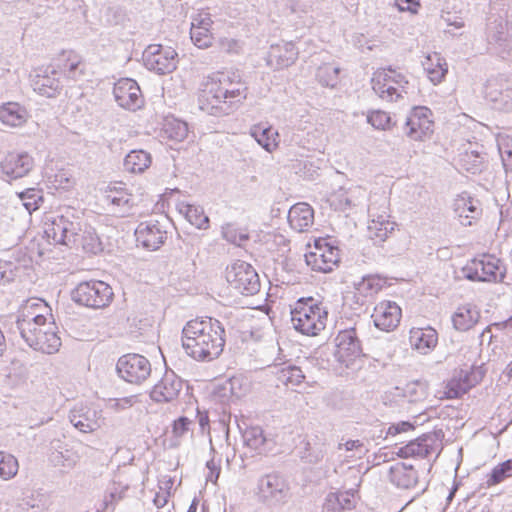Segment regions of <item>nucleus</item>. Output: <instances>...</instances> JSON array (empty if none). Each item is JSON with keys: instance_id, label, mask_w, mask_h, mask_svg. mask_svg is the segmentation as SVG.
Returning a JSON list of instances; mask_svg holds the SVG:
<instances>
[{"instance_id": "5", "label": "nucleus", "mask_w": 512, "mask_h": 512, "mask_svg": "<svg viewBox=\"0 0 512 512\" xmlns=\"http://www.w3.org/2000/svg\"><path fill=\"white\" fill-rule=\"evenodd\" d=\"M256 496L259 503L269 508H279L291 500L292 491L285 476L271 472L257 480Z\"/></svg>"}, {"instance_id": "57", "label": "nucleus", "mask_w": 512, "mask_h": 512, "mask_svg": "<svg viewBox=\"0 0 512 512\" xmlns=\"http://www.w3.org/2000/svg\"><path fill=\"white\" fill-rule=\"evenodd\" d=\"M414 430V425L408 421H401L391 424L386 431V438L397 436L401 433Z\"/></svg>"}, {"instance_id": "34", "label": "nucleus", "mask_w": 512, "mask_h": 512, "mask_svg": "<svg viewBox=\"0 0 512 512\" xmlns=\"http://www.w3.org/2000/svg\"><path fill=\"white\" fill-rule=\"evenodd\" d=\"M244 443L257 453L262 454L271 450L272 440L268 439L260 426H250L242 434Z\"/></svg>"}, {"instance_id": "37", "label": "nucleus", "mask_w": 512, "mask_h": 512, "mask_svg": "<svg viewBox=\"0 0 512 512\" xmlns=\"http://www.w3.org/2000/svg\"><path fill=\"white\" fill-rule=\"evenodd\" d=\"M394 225L386 216L379 215L369 222L367 228L368 237L373 240L374 244H380L394 231Z\"/></svg>"}, {"instance_id": "1", "label": "nucleus", "mask_w": 512, "mask_h": 512, "mask_svg": "<svg viewBox=\"0 0 512 512\" xmlns=\"http://www.w3.org/2000/svg\"><path fill=\"white\" fill-rule=\"evenodd\" d=\"M181 340L188 356L196 361L210 362L223 352L225 328L212 317L192 319L183 327Z\"/></svg>"}, {"instance_id": "35", "label": "nucleus", "mask_w": 512, "mask_h": 512, "mask_svg": "<svg viewBox=\"0 0 512 512\" xmlns=\"http://www.w3.org/2000/svg\"><path fill=\"white\" fill-rule=\"evenodd\" d=\"M0 120L10 127H18L27 120V111L20 104L8 102L0 106Z\"/></svg>"}, {"instance_id": "54", "label": "nucleus", "mask_w": 512, "mask_h": 512, "mask_svg": "<svg viewBox=\"0 0 512 512\" xmlns=\"http://www.w3.org/2000/svg\"><path fill=\"white\" fill-rule=\"evenodd\" d=\"M221 395L227 398L239 399L242 395L241 383L238 378H231L226 381L220 388Z\"/></svg>"}, {"instance_id": "15", "label": "nucleus", "mask_w": 512, "mask_h": 512, "mask_svg": "<svg viewBox=\"0 0 512 512\" xmlns=\"http://www.w3.org/2000/svg\"><path fill=\"white\" fill-rule=\"evenodd\" d=\"M404 84L408 81L404 79L401 74L391 76L385 71H378L374 73L371 84L373 91L383 100L388 102L397 101L402 97Z\"/></svg>"}, {"instance_id": "40", "label": "nucleus", "mask_w": 512, "mask_h": 512, "mask_svg": "<svg viewBox=\"0 0 512 512\" xmlns=\"http://www.w3.org/2000/svg\"><path fill=\"white\" fill-rule=\"evenodd\" d=\"M277 381L285 386H298L304 379L305 375L300 367L295 365H286L277 368L275 372Z\"/></svg>"}, {"instance_id": "48", "label": "nucleus", "mask_w": 512, "mask_h": 512, "mask_svg": "<svg viewBox=\"0 0 512 512\" xmlns=\"http://www.w3.org/2000/svg\"><path fill=\"white\" fill-rule=\"evenodd\" d=\"M18 468V461L13 455L0 451V478L3 480L13 478Z\"/></svg>"}, {"instance_id": "2", "label": "nucleus", "mask_w": 512, "mask_h": 512, "mask_svg": "<svg viewBox=\"0 0 512 512\" xmlns=\"http://www.w3.org/2000/svg\"><path fill=\"white\" fill-rule=\"evenodd\" d=\"M247 97V87L239 75L221 73L207 81L198 97L199 108L209 115L223 116L235 111Z\"/></svg>"}, {"instance_id": "41", "label": "nucleus", "mask_w": 512, "mask_h": 512, "mask_svg": "<svg viewBox=\"0 0 512 512\" xmlns=\"http://www.w3.org/2000/svg\"><path fill=\"white\" fill-rule=\"evenodd\" d=\"M339 73V66L325 63L318 67L316 79L322 86L334 88L339 81Z\"/></svg>"}, {"instance_id": "12", "label": "nucleus", "mask_w": 512, "mask_h": 512, "mask_svg": "<svg viewBox=\"0 0 512 512\" xmlns=\"http://www.w3.org/2000/svg\"><path fill=\"white\" fill-rule=\"evenodd\" d=\"M177 52L171 47L151 44L143 52L145 67L159 75L173 72L177 66Z\"/></svg>"}, {"instance_id": "7", "label": "nucleus", "mask_w": 512, "mask_h": 512, "mask_svg": "<svg viewBox=\"0 0 512 512\" xmlns=\"http://www.w3.org/2000/svg\"><path fill=\"white\" fill-rule=\"evenodd\" d=\"M73 301L79 305L101 309L107 307L113 300L114 292L105 282L90 280L79 283L71 293Z\"/></svg>"}, {"instance_id": "55", "label": "nucleus", "mask_w": 512, "mask_h": 512, "mask_svg": "<svg viewBox=\"0 0 512 512\" xmlns=\"http://www.w3.org/2000/svg\"><path fill=\"white\" fill-rule=\"evenodd\" d=\"M328 201L330 202V206L335 210L344 211L351 206L350 199L342 189L338 193L333 194Z\"/></svg>"}, {"instance_id": "29", "label": "nucleus", "mask_w": 512, "mask_h": 512, "mask_svg": "<svg viewBox=\"0 0 512 512\" xmlns=\"http://www.w3.org/2000/svg\"><path fill=\"white\" fill-rule=\"evenodd\" d=\"M454 212L464 226H469L472 219L481 214L480 202L472 198L468 193H462L454 201Z\"/></svg>"}, {"instance_id": "52", "label": "nucleus", "mask_w": 512, "mask_h": 512, "mask_svg": "<svg viewBox=\"0 0 512 512\" xmlns=\"http://www.w3.org/2000/svg\"><path fill=\"white\" fill-rule=\"evenodd\" d=\"M222 236L228 242L238 246L249 239L247 233L239 231L232 224H227L222 227Z\"/></svg>"}, {"instance_id": "28", "label": "nucleus", "mask_w": 512, "mask_h": 512, "mask_svg": "<svg viewBox=\"0 0 512 512\" xmlns=\"http://www.w3.org/2000/svg\"><path fill=\"white\" fill-rule=\"evenodd\" d=\"M487 37L503 51L512 50V30L508 22L501 16L492 17L487 24Z\"/></svg>"}, {"instance_id": "26", "label": "nucleus", "mask_w": 512, "mask_h": 512, "mask_svg": "<svg viewBox=\"0 0 512 512\" xmlns=\"http://www.w3.org/2000/svg\"><path fill=\"white\" fill-rule=\"evenodd\" d=\"M80 458V453L62 440L54 439L50 442L49 461L54 467L72 469Z\"/></svg>"}, {"instance_id": "25", "label": "nucleus", "mask_w": 512, "mask_h": 512, "mask_svg": "<svg viewBox=\"0 0 512 512\" xmlns=\"http://www.w3.org/2000/svg\"><path fill=\"white\" fill-rule=\"evenodd\" d=\"M71 424L83 433L97 430L101 425V411L85 405H75L70 413Z\"/></svg>"}, {"instance_id": "17", "label": "nucleus", "mask_w": 512, "mask_h": 512, "mask_svg": "<svg viewBox=\"0 0 512 512\" xmlns=\"http://www.w3.org/2000/svg\"><path fill=\"white\" fill-rule=\"evenodd\" d=\"M34 159L27 152H9L0 162V169L7 181L27 176L34 168Z\"/></svg>"}, {"instance_id": "61", "label": "nucleus", "mask_w": 512, "mask_h": 512, "mask_svg": "<svg viewBox=\"0 0 512 512\" xmlns=\"http://www.w3.org/2000/svg\"><path fill=\"white\" fill-rule=\"evenodd\" d=\"M338 496H339V501H340V506H341L342 512L345 510H351L354 507V504H353L354 490L353 489H349L344 492H338Z\"/></svg>"}, {"instance_id": "4", "label": "nucleus", "mask_w": 512, "mask_h": 512, "mask_svg": "<svg viewBox=\"0 0 512 512\" xmlns=\"http://www.w3.org/2000/svg\"><path fill=\"white\" fill-rule=\"evenodd\" d=\"M328 310L314 298H300L291 311V322L298 332L316 336L326 327Z\"/></svg>"}, {"instance_id": "44", "label": "nucleus", "mask_w": 512, "mask_h": 512, "mask_svg": "<svg viewBox=\"0 0 512 512\" xmlns=\"http://www.w3.org/2000/svg\"><path fill=\"white\" fill-rule=\"evenodd\" d=\"M180 211L184 213L186 219L198 229L208 228L209 218L205 215L202 207L187 204L184 205Z\"/></svg>"}, {"instance_id": "39", "label": "nucleus", "mask_w": 512, "mask_h": 512, "mask_svg": "<svg viewBox=\"0 0 512 512\" xmlns=\"http://www.w3.org/2000/svg\"><path fill=\"white\" fill-rule=\"evenodd\" d=\"M422 65L434 84L440 83L448 71L446 62L438 53L428 55Z\"/></svg>"}, {"instance_id": "20", "label": "nucleus", "mask_w": 512, "mask_h": 512, "mask_svg": "<svg viewBox=\"0 0 512 512\" xmlns=\"http://www.w3.org/2000/svg\"><path fill=\"white\" fill-rule=\"evenodd\" d=\"M183 382L173 371H166L153 386L150 397L157 403H170L176 400L182 390Z\"/></svg>"}, {"instance_id": "33", "label": "nucleus", "mask_w": 512, "mask_h": 512, "mask_svg": "<svg viewBox=\"0 0 512 512\" xmlns=\"http://www.w3.org/2000/svg\"><path fill=\"white\" fill-rule=\"evenodd\" d=\"M480 312L471 304H466L454 312L452 316L453 326L458 331H467L471 329L479 320Z\"/></svg>"}, {"instance_id": "10", "label": "nucleus", "mask_w": 512, "mask_h": 512, "mask_svg": "<svg viewBox=\"0 0 512 512\" xmlns=\"http://www.w3.org/2000/svg\"><path fill=\"white\" fill-rule=\"evenodd\" d=\"M116 370L124 381L140 385L148 379L152 368L150 361L145 356L128 353L118 359Z\"/></svg>"}, {"instance_id": "23", "label": "nucleus", "mask_w": 512, "mask_h": 512, "mask_svg": "<svg viewBox=\"0 0 512 512\" xmlns=\"http://www.w3.org/2000/svg\"><path fill=\"white\" fill-rule=\"evenodd\" d=\"M167 232L158 221L141 222L136 230L135 237L143 248L155 251L163 245Z\"/></svg>"}, {"instance_id": "45", "label": "nucleus", "mask_w": 512, "mask_h": 512, "mask_svg": "<svg viewBox=\"0 0 512 512\" xmlns=\"http://www.w3.org/2000/svg\"><path fill=\"white\" fill-rule=\"evenodd\" d=\"M78 246H81L85 252L92 254H97L103 249L95 229L89 225L85 226L81 240L78 241Z\"/></svg>"}, {"instance_id": "11", "label": "nucleus", "mask_w": 512, "mask_h": 512, "mask_svg": "<svg viewBox=\"0 0 512 512\" xmlns=\"http://www.w3.org/2000/svg\"><path fill=\"white\" fill-rule=\"evenodd\" d=\"M304 257L307 266L322 273L331 272L340 261L338 247L324 239L316 240L314 250L306 253Z\"/></svg>"}, {"instance_id": "14", "label": "nucleus", "mask_w": 512, "mask_h": 512, "mask_svg": "<svg viewBox=\"0 0 512 512\" xmlns=\"http://www.w3.org/2000/svg\"><path fill=\"white\" fill-rule=\"evenodd\" d=\"M484 93L494 109L512 110V80L501 76L490 78L486 82Z\"/></svg>"}, {"instance_id": "43", "label": "nucleus", "mask_w": 512, "mask_h": 512, "mask_svg": "<svg viewBox=\"0 0 512 512\" xmlns=\"http://www.w3.org/2000/svg\"><path fill=\"white\" fill-rule=\"evenodd\" d=\"M384 285V281L375 275L364 276L361 281L355 284V289L359 295L371 297L378 293Z\"/></svg>"}, {"instance_id": "22", "label": "nucleus", "mask_w": 512, "mask_h": 512, "mask_svg": "<svg viewBox=\"0 0 512 512\" xmlns=\"http://www.w3.org/2000/svg\"><path fill=\"white\" fill-rule=\"evenodd\" d=\"M105 192V200L111 205L113 213L121 217L131 213V210L136 204V198L127 191L123 183L110 184Z\"/></svg>"}, {"instance_id": "60", "label": "nucleus", "mask_w": 512, "mask_h": 512, "mask_svg": "<svg viewBox=\"0 0 512 512\" xmlns=\"http://www.w3.org/2000/svg\"><path fill=\"white\" fill-rule=\"evenodd\" d=\"M191 423L192 421L185 416H181L177 420H175L173 424V433L175 434V436H183L189 430V426L191 425Z\"/></svg>"}, {"instance_id": "32", "label": "nucleus", "mask_w": 512, "mask_h": 512, "mask_svg": "<svg viewBox=\"0 0 512 512\" xmlns=\"http://www.w3.org/2000/svg\"><path fill=\"white\" fill-rule=\"evenodd\" d=\"M411 345L422 354L429 353L438 342V334L435 329L414 328L410 331Z\"/></svg>"}, {"instance_id": "13", "label": "nucleus", "mask_w": 512, "mask_h": 512, "mask_svg": "<svg viewBox=\"0 0 512 512\" xmlns=\"http://www.w3.org/2000/svg\"><path fill=\"white\" fill-rule=\"evenodd\" d=\"M335 347V359L346 368L351 367L357 359L363 356L355 328L340 331L335 338Z\"/></svg>"}, {"instance_id": "30", "label": "nucleus", "mask_w": 512, "mask_h": 512, "mask_svg": "<svg viewBox=\"0 0 512 512\" xmlns=\"http://www.w3.org/2000/svg\"><path fill=\"white\" fill-rule=\"evenodd\" d=\"M288 222L297 232L307 231L314 223V210L307 203H297L288 212Z\"/></svg>"}, {"instance_id": "31", "label": "nucleus", "mask_w": 512, "mask_h": 512, "mask_svg": "<svg viewBox=\"0 0 512 512\" xmlns=\"http://www.w3.org/2000/svg\"><path fill=\"white\" fill-rule=\"evenodd\" d=\"M389 479L399 488L410 489L417 484L418 474L412 465L398 462L390 467Z\"/></svg>"}, {"instance_id": "51", "label": "nucleus", "mask_w": 512, "mask_h": 512, "mask_svg": "<svg viewBox=\"0 0 512 512\" xmlns=\"http://www.w3.org/2000/svg\"><path fill=\"white\" fill-rule=\"evenodd\" d=\"M457 375L461 378L463 384H468L474 377L476 378V384H478L485 375V370L482 366H465L459 370H455Z\"/></svg>"}, {"instance_id": "21", "label": "nucleus", "mask_w": 512, "mask_h": 512, "mask_svg": "<svg viewBox=\"0 0 512 512\" xmlns=\"http://www.w3.org/2000/svg\"><path fill=\"white\" fill-rule=\"evenodd\" d=\"M439 446L440 442L437 435L435 433H428L400 447L397 454L402 458L414 457L424 459L435 453Z\"/></svg>"}, {"instance_id": "50", "label": "nucleus", "mask_w": 512, "mask_h": 512, "mask_svg": "<svg viewBox=\"0 0 512 512\" xmlns=\"http://www.w3.org/2000/svg\"><path fill=\"white\" fill-rule=\"evenodd\" d=\"M190 37L198 48L205 49L212 45L213 36L206 27H191Z\"/></svg>"}, {"instance_id": "3", "label": "nucleus", "mask_w": 512, "mask_h": 512, "mask_svg": "<svg viewBox=\"0 0 512 512\" xmlns=\"http://www.w3.org/2000/svg\"><path fill=\"white\" fill-rule=\"evenodd\" d=\"M47 321L43 314H22L16 321V327L27 345L46 354L56 353L61 346L57 326L50 315Z\"/></svg>"}, {"instance_id": "58", "label": "nucleus", "mask_w": 512, "mask_h": 512, "mask_svg": "<svg viewBox=\"0 0 512 512\" xmlns=\"http://www.w3.org/2000/svg\"><path fill=\"white\" fill-rule=\"evenodd\" d=\"M220 460L218 462H215L214 457H212L210 460L206 463V468L208 469V474L206 476V480L210 481L212 483H216L220 472H221V466H220Z\"/></svg>"}, {"instance_id": "18", "label": "nucleus", "mask_w": 512, "mask_h": 512, "mask_svg": "<svg viewBox=\"0 0 512 512\" xmlns=\"http://www.w3.org/2000/svg\"><path fill=\"white\" fill-rule=\"evenodd\" d=\"M431 114L427 107H414L406 118V135L412 140H424L433 132V122L429 119Z\"/></svg>"}, {"instance_id": "62", "label": "nucleus", "mask_w": 512, "mask_h": 512, "mask_svg": "<svg viewBox=\"0 0 512 512\" xmlns=\"http://www.w3.org/2000/svg\"><path fill=\"white\" fill-rule=\"evenodd\" d=\"M81 62L74 56L73 59L68 58V62L64 65L63 69L68 78L76 79L79 73V66Z\"/></svg>"}, {"instance_id": "63", "label": "nucleus", "mask_w": 512, "mask_h": 512, "mask_svg": "<svg viewBox=\"0 0 512 512\" xmlns=\"http://www.w3.org/2000/svg\"><path fill=\"white\" fill-rule=\"evenodd\" d=\"M324 508L332 512H342L338 492L329 493L326 497Z\"/></svg>"}, {"instance_id": "59", "label": "nucleus", "mask_w": 512, "mask_h": 512, "mask_svg": "<svg viewBox=\"0 0 512 512\" xmlns=\"http://www.w3.org/2000/svg\"><path fill=\"white\" fill-rule=\"evenodd\" d=\"M136 401H137V397L134 395L122 397V398H116V399L111 400V407L113 409H115L116 411H120V410H124V409L132 407L134 405V403H136Z\"/></svg>"}, {"instance_id": "47", "label": "nucleus", "mask_w": 512, "mask_h": 512, "mask_svg": "<svg viewBox=\"0 0 512 512\" xmlns=\"http://www.w3.org/2000/svg\"><path fill=\"white\" fill-rule=\"evenodd\" d=\"M476 385V378L472 379L470 383L463 384L461 378L457 375L456 371L452 378L448 381L446 386V395L448 398H458L465 394L468 390Z\"/></svg>"}, {"instance_id": "16", "label": "nucleus", "mask_w": 512, "mask_h": 512, "mask_svg": "<svg viewBox=\"0 0 512 512\" xmlns=\"http://www.w3.org/2000/svg\"><path fill=\"white\" fill-rule=\"evenodd\" d=\"M113 94L117 104L127 110L135 111L144 103L138 83L131 78L119 79L114 84Z\"/></svg>"}, {"instance_id": "24", "label": "nucleus", "mask_w": 512, "mask_h": 512, "mask_svg": "<svg viewBox=\"0 0 512 512\" xmlns=\"http://www.w3.org/2000/svg\"><path fill=\"white\" fill-rule=\"evenodd\" d=\"M401 308L392 301L378 303L371 315L374 325L382 331H393L400 323Z\"/></svg>"}, {"instance_id": "64", "label": "nucleus", "mask_w": 512, "mask_h": 512, "mask_svg": "<svg viewBox=\"0 0 512 512\" xmlns=\"http://www.w3.org/2000/svg\"><path fill=\"white\" fill-rule=\"evenodd\" d=\"M213 24L211 15L209 13H200L197 17L193 18L191 27H206L210 31V27Z\"/></svg>"}, {"instance_id": "49", "label": "nucleus", "mask_w": 512, "mask_h": 512, "mask_svg": "<svg viewBox=\"0 0 512 512\" xmlns=\"http://www.w3.org/2000/svg\"><path fill=\"white\" fill-rule=\"evenodd\" d=\"M510 476H512V459L497 465L488 475L487 484L488 486L499 484Z\"/></svg>"}, {"instance_id": "38", "label": "nucleus", "mask_w": 512, "mask_h": 512, "mask_svg": "<svg viewBox=\"0 0 512 512\" xmlns=\"http://www.w3.org/2000/svg\"><path fill=\"white\" fill-rule=\"evenodd\" d=\"M151 155L142 149L130 151L123 162L124 169L130 173H142L151 165Z\"/></svg>"}, {"instance_id": "42", "label": "nucleus", "mask_w": 512, "mask_h": 512, "mask_svg": "<svg viewBox=\"0 0 512 512\" xmlns=\"http://www.w3.org/2000/svg\"><path fill=\"white\" fill-rule=\"evenodd\" d=\"M163 132L167 138L181 142L187 138L189 128L186 122L172 118L166 120L163 127Z\"/></svg>"}, {"instance_id": "8", "label": "nucleus", "mask_w": 512, "mask_h": 512, "mask_svg": "<svg viewBox=\"0 0 512 512\" xmlns=\"http://www.w3.org/2000/svg\"><path fill=\"white\" fill-rule=\"evenodd\" d=\"M87 223L80 217L69 214L61 215L52 222L50 228L46 230L48 237H51L57 244H63L70 247H77L78 241Z\"/></svg>"}, {"instance_id": "56", "label": "nucleus", "mask_w": 512, "mask_h": 512, "mask_svg": "<svg viewBox=\"0 0 512 512\" xmlns=\"http://www.w3.org/2000/svg\"><path fill=\"white\" fill-rule=\"evenodd\" d=\"M396 390L402 392L408 402H417L424 396L423 391L418 390L417 383H409L403 389L397 387Z\"/></svg>"}, {"instance_id": "9", "label": "nucleus", "mask_w": 512, "mask_h": 512, "mask_svg": "<svg viewBox=\"0 0 512 512\" xmlns=\"http://www.w3.org/2000/svg\"><path fill=\"white\" fill-rule=\"evenodd\" d=\"M226 279L230 286L242 295H254L260 290L259 275L244 261H237L228 267Z\"/></svg>"}, {"instance_id": "6", "label": "nucleus", "mask_w": 512, "mask_h": 512, "mask_svg": "<svg viewBox=\"0 0 512 512\" xmlns=\"http://www.w3.org/2000/svg\"><path fill=\"white\" fill-rule=\"evenodd\" d=\"M463 277L478 282H503L506 267L493 255H482L467 262L461 270Z\"/></svg>"}, {"instance_id": "27", "label": "nucleus", "mask_w": 512, "mask_h": 512, "mask_svg": "<svg viewBox=\"0 0 512 512\" xmlns=\"http://www.w3.org/2000/svg\"><path fill=\"white\" fill-rule=\"evenodd\" d=\"M298 58V50L292 42L271 45L267 64L279 70L291 66Z\"/></svg>"}, {"instance_id": "53", "label": "nucleus", "mask_w": 512, "mask_h": 512, "mask_svg": "<svg viewBox=\"0 0 512 512\" xmlns=\"http://www.w3.org/2000/svg\"><path fill=\"white\" fill-rule=\"evenodd\" d=\"M367 120L376 129L387 130L392 127L390 115L381 110L371 112Z\"/></svg>"}, {"instance_id": "19", "label": "nucleus", "mask_w": 512, "mask_h": 512, "mask_svg": "<svg viewBox=\"0 0 512 512\" xmlns=\"http://www.w3.org/2000/svg\"><path fill=\"white\" fill-rule=\"evenodd\" d=\"M59 72L53 67L38 68L31 78V86L39 95L56 97L62 90Z\"/></svg>"}, {"instance_id": "46", "label": "nucleus", "mask_w": 512, "mask_h": 512, "mask_svg": "<svg viewBox=\"0 0 512 512\" xmlns=\"http://www.w3.org/2000/svg\"><path fill=\"white\" fill-rule=\"evenodd\" d=\"M17 195L29 213L39 209L44 201L42 190L36 188H28Z\"/></svg>"}, {"instance_id": "36", "label": "nucleus", "mask_w": 512, "mask_h": 512, "mask_svg": "<svg viewBox=\"0 0 512 512\" xmlns=\"http://www.w3.org/2000/svg\"><path fill=\"white\" fill-rule=\"evenodd\" d=\"M250 135L267 152H272L278 146V132L271 126H264L263 124L254 125L250 129Z\"/></svg>"}]
</instances>
